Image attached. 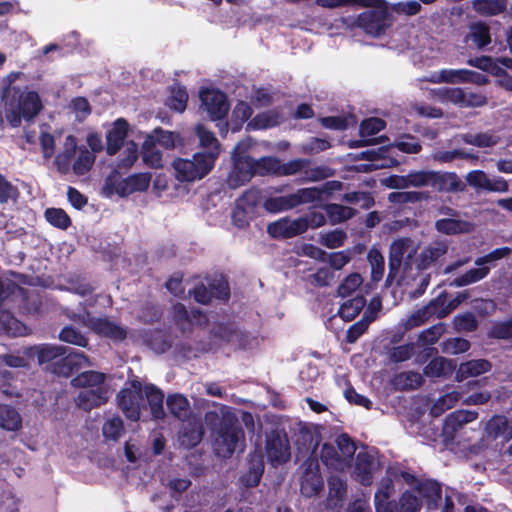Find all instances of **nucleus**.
I'll return each instance as SVG.
<instances>
[{
    "label": "nucleus",
    "mask_w": 512,
    "mask_h": 512,
    "mask_svg": "<svg viewBox=\"0 0 512 512\" xmlns=\"http://www.w3.org/2000/svg\"><path fill=\"white\" fill-rule=\"evenodd\" d=\"M213 450L219 457L226 458L245 448V435L238 419L227 408L222 409V420L212 431Z\"/></svg>",
    "instance_id": "obj_1"
},
{
    "label": "nucleus",
    "mask_w": 512,
    "mask_h": 512,
    "mask_svg": "<svg viewBox=\"0 0 512 512\" xmlns=\"http://www.w3.org/2000/svg\"><path fill=\"white\" fill-rule=\"evenodd\" d=\"M419 242L411 238H398L390 246L389 277L400 280L416 279V263Z\"/></svg>",
    "instance_id": "obj_2"
},
{
    "label": "nucleus",
    "mask_w": 512,
    "mask_h": 512,
    "mask_svg": "<svg viewBox=\"0 0 512 512\" xmlns=\"http://www.w3.org/2000/svg\"><path fill=\"white\" fill-rule=\"evenodd\" d=\"M425 499L427 509L432 511L444 503L442 489L438 482L433 480L416 481L412 490L403 493L400 498V512H419Z\"/></svg>",
    "instance_id": "obj_3"
},
{
    "label": "nucleus",
    "mask_w": 512,
    "mask_h": 512,
    "mask_svg": "<svg viewBox=\"0 0 512 512\" xmlns=\"http://www.w3.org/2000/svg\"><path fill=\"white\" fill-rule=\"evenodd\" d=\"M217 152L194 153L191 159L177 158L172 167L177 180L193 182L208 175L215 166Z\"/></svg>",
    "instance_id": "obj_4"
},
{
    "label": "nucleus",
    "mask_w": 512,
    "mask_h": 512,
    "mask_svg": "<svg viewBox=\"0 0 512 512\" xmlns=\"http://www.w3.org/2000/svg\"><path fill=\"white\" fill-rule=\"evenodd\" d=\"M150 181V173H136L122 178L117 172H113L106 178L102 193L108 198L114 195L127 197L136 192L146 191Z\"/></svg>",
    "instance_id": "obj_5"
},
{
    "label": "nucleus",
    "mask_w": 512,
    "mask_h": 512,
    "mask_svg": "<svg viewBox=\"0 0 512 512\" xmlns=\"http://www.w3.org/2000/svg\"><path fill=\"white\" fill-rule=\"evenodd\" d=\"M355 451V444L346 434H343L336 439V445L323 444L320 459L328 468L344 471L350 466Z\"/></svg>",
    "instance_id": "obj_6"
},
{
    "label": "nucleus",
    "mask_w": 512,
    "mask_h": 512,
    "mask_svg": "<svg viewBox=\"0 0 512 512\" xmlns=\"http://www.w3.org/2000/svg\"><path fill=\"white\" fill-rule=\"evenodd\" d=\"M42 109V101L37 92L25 89L15 101H11L7 111V120L13 127H18L22 119H34Z\"/></svg>",
    "instance_id": "obj_7"
},
{
    "label": "nucleus",
    "mask_w": 512,
    "mask_h": 512,
    "mask_svg": "<svg viewBox=\"0 0 512 512\" xmlns=\"http://www.w3.org/2000/svg\"><path fill=\"white\" fill-rule=\"evenodd\" d=\"M249 147L250 141L245 140L232 152L233 167L227 178V184L232 189L246 184L256 174L254 159L244 154Z\"/></svg>",
    "instance_id": "obj_8"
},
{
    "label": "nucleus",
    "mask_w": 512,
    "mask_h": 512,
    "mask_svg": "<svg viewBox=\"0 0 512 512\" xmlns=\"http://www.w3.org/2000/svg\"><path fill=\"white\" fill-rule=\"evenodd\" d=\"M319 200H321V190L318 187H308L288 195L268 198L264 207L269 212L278 213Z\"/></svg>",
    "instance_id": "obj_9"
},
{
    "label": "nucleus",
    "mask_w": 512,
    "mask_h": 512,
    "mask_svg": "<svg viewBox=\"0 0 512 512\" xmlns=\"http://www.w3.org/2000/svg\"><path fill=\"white\" fill-rule=\"evenodd\" d=\"M348 29L360 28L371 36H380L388 27L387 15L380 10H367L355 16L349 15L340 19Z\"/></svg>",
    "instance_id": "obj_10"
},
{
    "label": "nucleus",
    "mask_w": 512,
    "mask_h": 512,
    "mask_svg": "<svg viewBox=\"0 0 512 512\" xmlns=\"http://www.w3.org/2000/svg\"><path fill=\"white\" fill-rule=\"evenodd\" d=\"M394 148H397L403 153L414 154L421 150V144L415 137L411 135H404L397 138L394 143L388 147L371 149L365 152V154L369 156L371 161L376 162L373 164L375 168L388 167L398 163L395 159L388 155Z\"/></svg>",
    "instance_id": "obj_11"
},
{
    "label": "nucleus",
    "mask_w": 512,
    "mask_h": 512,
    "mask_svg": "<svg viewBox=\"0 0 512 512\" xmlns=\"http://www.w3.org/2000/svg\"><path fill=\"white\" fill-rule=\"evenodd\" d=\"M510 253V249L507 247L496 249L489 254L479 257L475 260V265L477 267L468 270L466 273L456 277L451 285L455 287H463L468 286L473 283L479 282L490 272L491 265L493 263Z\"/></svg>",
    "instance_id": "obj_12"
},
{
    "label": "nucleus",
    "mask_w": 512,
    "mask_h": 512,
    "mask_svg": "<svg viewBox=\"0 0 512 512\" xmlns=\"http://www.w3.org/2000/svg\"><path fill=\"white\" fill-rule=\"evenodd\" d=\"M302 175L305 182H315L323 180L332 175V171L326 166L311 167V161L308 159H293L286 163L281 162L279 176Z\"/></svg>",
    "instance_id": "obj_13"
},
{
    "label": "nucleus",
    "mask_w": 512,
    "mask_h": 512,
    "mask_svg": "<svg viewBox=\"0 0 512 512\" xmlns=\"http://www.w3.org/2000/svg\"><path fill=\"white\" fill-rule=\"evenodd\" d=\"M447 251V242L438 240L431 242L421 251V253H418V258L415 260L416 278L420 277L421 288L425 289L429 283V275L423 274L422 271L432 266L438 259L444 256Z\"/></svg>",
    "instance_id": "obj_14"
},
{
    "label": "nucleus",
    "mask_w": 512,
    "mask_h": 512,
    "mask_svg": "<svg viewBox=\"0 0 512 512\" xmlns=\"http://www.w3.org/2000/svg\"><path fill=\"white\" fill-rule=\"evenodd\" d=\"M439 213L444 217L435 222V229L442 234H468L474 231L475 225L460 217V213L450 207H442Z\"/></svg>",
    "instance_id": "obj_15"
},
{
    "label": "nucleus",
    "mask_w": 512,
    "mask_h": 512,
    "mask_svg": "<svg viewBox=\"0 0 512 512\" xmlns=\"http://www.w3.org/2000/svg\"><path fill=\"white\" fill-rule=\"evenodd\" d=\"M444 304L445 299L438 297L429 304L415 310L406 319L405 328L412 329L420 326L432 317L439 319L446 317L455 308V305L445 307Z\"/></svg>",
    "instance_id": "obj_16"
},
{
    "label": "nucleus",
    "mask_w": 512,
    "mask_h": 512,
    "mask_svg": "<svg viewBox=\"0 0 512 512\" xmlns=\"http://www.w3.org/2000/svg\"><path fill=\"white\" fill-rule=\"evenodd\" d=\"M324 428L313 424H299L295 433V443L303 456L316 458V449L322 440Z\"/></svg>",
    "instance_id": "obj_17"
},
{
    "label": "nucleus",
    "mask_w": 512,
    "mask_h": 512,
    "mask_svg": "<svg viewBox=\"0 0 512 512\" xmlns=\"http://www.w3.org/2000/svg\"><path fill=\"white\" fill-rule=\"evenodd\" d=\"M142 402V384L139 381H133L131 388L123 389L118 394L119 408L132 421H137L140 418Z\"/></svg>",
    "instance_id": "obj_18"
},
{
    "label": "nucleus",
    "mask_w": 512,
    "mask_h": 512,
    "mask_svg": "<svg viewBox=\"0 0 512 512\" xmlns=\"http://www.w3.org/2000/svg\"><path fill=\"white\" fill-rule=\"evenodd\" d=\"M301 493L305 497L317 495L323 488V479L317 458H308L301 466Z\"/></svg>",
    "instance_id": "obj_19"
},
{
    "label": "nucleus",
    "mask_w": 512,
    "mask_h": 512,
    "mask_svg": "<svg viewBox=\"0 0 512 512\" xmlns=\"http://www.w3.org/2000/svg\"><path fill=\"white\" fill-rule=\"evenodd\" d=\"M202 107L214 121L222 120L229 109L225 94L213 89L200 92Z\"/></svg>",
    "instance_id": "obj_20"
},
{
    "label": "nucleus",
    "mask_w": 512,
    "mask_h": 512,
    "mask_svg": "<svg viewBox=\"0 0 512 512\" xmlns=\"http://www.w3.org/2000/svg\"><path fill=\"white\" fill-rule=\"evenodd\" d=\"M266 453L274 466L287 462L290 458L288 438L279 434L269 436L266 443Z\"/></svg>",
    "instance_id": "obj_21"
},
{
    "label": "nucleus",
    "mask_w": 512,
    "mask_h": 512,
    "mask_svg": "<svg viewBox=\"0 0 512 512\" xmlns=\"http://www.w3.org/2000/svg\"><path fill=\"white\" fill-rule=\"evenodd\" d=\"M268 233L275 238H290L305 232V224L302 219L281 218L267 227Z\"/></svg>",
    "instance_id": "obj_22"
},
{
    "label": "nucleus",
    "mask_w": 512,
    "mask_h": 512,
    "mask_svg": "<svg viewBox=\"0 0 512 512\" xmlns=\"http://www.w3.org/2000/svg\"><path fill=\"white\" fill-rule=\"evenodd\" d=\"M214 333L221 339L243 349L252 348L256 342L255 338H252L246 332L239 330L233 323L220 324L215 329Z\"/></svg>",
    "instance_id": "obj_23"
},
{
    "label": "nucleus",
    "mask_w": 512,
    "mask_h": 512,
    "mask_svg": "<svg viewBox=\"0 0 512 512\" xmlns=\"http://www.w3.org/2000/svg\"><path fill=\"white\" fill-rule=\"evenodd\" d=\"M85 325L95 333L116 341L126 337V330L107 318H94L88 315Z\"/></svg>",
    "instance_id": "obj_24"
},
{
    "label": "nucleus",
    "mask_w": 512,
    "mask_h": 512,
    "mask_svg": "<svg viewBox=\"0 0 512 512\" xmlns=\"http://www.w3.org/2000/svg\"><path fill=\"white\" fill-rule=\"evenodd\" d=\"M378 466L375 456L367 451L359 452L356 457L354 477L363 485H370L373 479V472Z\"/></svg>",
    "instance_id": "obj_25"
},
{
    "label": "nucleus",
    "mask_w": 512,
    "mask_h": 512,
    "mask_svg": "<svg viewBox=\"0 0 512 512\" xmlns=\"http://www.w3.org/2000/svg\"><path fill=\"white\" fill-rule=\"evenodd\" d=\"M464 43L470 48L483 49L491 43L490 28L481 21L472 22L466 35Z\"/></svg>",
    "instance_id": "obj_26"
},
{
    "label": "nucleus",
    "mask_w": 512,
    "mask_h": 512,
    "mask_svg": "<svg viewBox=\"0 0 512 512\" xmlns=\"http://www.w3.org/2000/svg\"><path fill=\"white\" fill-rule=\"evenodd\" d=\"M477 416L478 413L471 410H458L449 414L444 422L443 434L447 438L453 439L463 425L476 420Z\"/></svg>",
    "instance_id": "obj_27"
},
{
    "label": "nucleus",
    "mask_w": 512,
    "mask_h": 512,
    "mask_svg": "<svg viewBox=\"0 0 512 512\" xmlns=\"http://www.w3.org/2000/svg\"><path fill=\"white\" fill-rule=\"evenodd\" d=\"M108 398L109 390L107 387L89 388L79 392L76 403L80 408L89 411L105 404Z\"/></svg>",
    "instance_id": "obj_28"
},
{
    "label": "nucleus",
    "mask_w": 512,
    "mask_h": 512,
    "mask_svg": "<svg viewBox=\"0 0 512 512\" xmlns=\"http://www.w3.org/2000/svg\"><path fill=\"white\" fill-rule=\"evenodd\" d=\"M431 187L439 192H463L466 186L454 172L433 171Z\"/></svg>",
    "instance_id": "obj_29"
},
{
    "label": "nucleus",
    "mask_w": 512,
    "mask_h": 512,
    "mask_svg": "<svg viewBox=\"0 0 512 512\" xmlns=\"http://www.w3.org/2000/svg\"><path fill=\"white\" fill-rule=\"evenodd\" d=\"M92 366L89 358L83 352L71 351L57 364L58 374L69 376L72 372Z\"/></svg>",
    "instance_id": "obj_30"
},
{
    "label": "nucleus",
    "mask_w": 512,
    "mask_h": 512,
    "mask_svg": "<svg viewBox=\"0 0 512 512\" xmlns=\"http://www.w3.org/2000/svg\"><path fill=\"white\" fill-rule=\"evenodd\" d=\"M129 125L123 118L117 119L111 129L108 130L107 140V153L114 155L121 148L124 140L128 134Z\"/></svg>",
    "instance_id": "obj_31"
},
{
    "label": "nucleus",
    "mask_w": 512,
    "mask_h": 512,
    "mask_svg": "<svg viewBox=\"0 0 512 512\" xmlns=\"http://www.w3.org/2000/svg\"><path fill=\"white\" fill-rule=\"evenodd\" d=\"M172 313L182 330H186L192 325H202L207 320L200 310H192L189 313L185 306L179 303L173 306Z\"/></svg>",
    "instance_id": "obj_32"
},
{
    "label": "nucleus",
    "mask_w": 512,
    "mask_h": 512,
    "mask_svg": "<svg viewBox=\"0 0 512 512\" xmlns=\"http://www.w3.org/2000/svg\"><path fill=\"white\" fill-rule=\"evenodd\" d=\"M492 365L485 359H475L464 363H461L456 370L455 379L458 382H462L470 377H477L490 371Z\"/></svg>",
    "instance_id": "obj_33"
},
{
    "label": "nucleus",
    "mask_w": 512,
    "mask_h": 512,
    "mask_svg": "<svg viewBox=\"0 0 512 512\" xmlns=\"http://www.w3.org/2000/svg\"><path fill=\"white\" fill-rule=\"evenodd\" d=\"M455 367L453 360L436 357L425 366L424 374L429 378H447L454 372Z\"/></svg>",
    "instance_id": "obj_34"
},
{
    "label": "nucleus",
    "mask_w": 512,
    "mask_h": 512,
    "mask_svg": "<svg viewBox=\"0 0 512 512\" xmlns=\"http://www.w3.org/2000/svg\"><path fill=\"white\" fill-rule=\"evenodd\" d=\"M25 353L29 357L36 356L40 364L50 362L55 358L66 353V349L63 346H56L50 344H42L33 347H29L25 350Z\"/></svg>",
    "instance_id": "obj_35"
},
{
    "label": "nucleus",
    "mask_w": 512,
    "mask_h": 512,
    "mask_svg": "<svg viewBox=\"0 0 512 512\" xmlns=\"http://www.w3.org/2000/svg\"><path fill=\"white\" fill-rule=\"evenodd\" d=\"M77 150L76 138L69 135L65 138L63 150L56 156L55 164L61 173H67L70 170L72 159Z\"/></svg>",
    "instance_id": "obj_36"
},
{
    "label": "nucleus",
    "mask_w": 512,
    "mask_h": 512,
    "mask_svg": "<svg viewBox=\"0 0 512 512\" xmlns=\"http://www.w3.org/2000/svg\"><path fill=\"white\" fill-rule=\"evenodd\" d=\"M466 75H469L467 69H443L441 71L431 73L424 80L431 83H466Z\"/></svg>",
    "instance_id": "obj_37"
},
{
    "label": "nucleus",
    "mask_w": 512,
    "mask_h": 512,
    "mask_svg": "<svg viewBox=\"0 0 512 512\" xmlns=\"http://www.w3.org/2000/svg\"><path fill=\"white\" fill-rule=\"evenodd\" d=\"M105 378L106 376L104 373L97 371H85L73 378L71 380V384L73 387L82 388V390L106 387L104 384Z\"/></svg>",
    "instance_id": "obj_38"
},
{
    "label": "nucleus",
    "mask_w": 512,
    "mask_h": 512,
    "mask_svg": "<svg viewBox=\"0 0 512 512\" xmlns=\"http://www.w3.org/2000/svg\"><path fill=\"white\" fill-rule=\"evenodd\" d=\"M145 396L154 418L160 419L164 416L163 400L164 394L154 385L142 386V396Z\"/></svg>",
    "instance_id": "obj_39"
},
{
    "label": "nucleus",
    "mask_w": 512,
    "mask_h": 512,
    "mask_svg": "<svg viewBox=\"0 0 512 512\" xmlns=\"http://www.w3.org/2000/svg\"><path fill=\"white\" fill-rule=\"evenodd\" d=\"M142 158L144 163L151 168L158 169L163 167L162 153L153 138L148 136L142 146Z\"/></svg>",
    "instance_id": "obj_40"
},
{
    "label": "nucleus",
    "mask_w": 512,
    "mask_h": 512,
    "mask_svg": "<svg viewBox=\"0 0 512 512\" xmlns=\"http://www.w3.org/2000/svg\"><path fill=\"white\" fill-rule=\"evenodd\" d=\"M0 330L15 337L29 333L28 328L7 311L0 312Z\"/></svg>",
    "instance_id": "obj_41"
},
{
    "label": "nucleus",
    "mask_w": 512,
    "mask_h": 512,
    "mask_svg": "<svg viewBox=\"0 0 512 512\" xmlns=\"http://www.w3.org/2000/svg\"><path fill=\"white\" fill-rule=\"evenodd\" d=\"M464 143L477 146L480 148H488L497 145L500 142V137L494 133H466L461 135Z\"/></svg>",
    "instance_id": "obj_42"
},
{
    "label": "nucleus",
    "mask_w": 512,
    "mask_h": 512,
    "mask_svg": "<svg viewBox=\"0 0 512 512\" xmlns=\"http://www.w3.org/2000/svg\"><path fill=\"white\" fill-rule=\"evenodd\" d=\"M203 428L199 421H189L187 426L183 427L180 435L181 444L190 448L196 446L202 439Z\"/></svg>",
    "instance_id": "obj_43"
},
{
    "label": "nucleus",
    "mask_w": 512,
    "mask_h": 512,
    "mask_svg": "<svg viewBox=\"0 0 512 512\" xmlns=\"http://www.w3.org/2000/svg\"><path fill=\"white\" fill-rule=\"evenodd\" d=\"M195 134L199 138L200 146L207 149L204 153L217 152V157L219 156L220 144L211 131L206 129L204 125L198 124L195 127Z\"/></svg>",
    "instance_id": "obj_44"
},
{
    "label": "nucleus",
    "mask_w": 512,
    "mask_h": 512,
    "mask_svg": "<svg viewBox=\"0 0 512 512\" xmlns=\"http://www.w3.org/2000/svg\"><path fill=\"white\" fill-rule=\"evenodd\" d=\"M149 138H153L155 143L166 149V150H172L175 147L182 145V139L179 136V134L166 131L162 129L155 130L152 135L148 136Z\"/></svg>",
    "instance_id": "obj_45"
},
{
    "label": "nucleus",
    "mask_w": 512,
    "mask_h": 512,
    "mask_svg": "<svg viewBox=\"0 0 512 512\" xmlns=\"http://www.w3.org/2000/svg\"><path fill=\"white\" fill-rule=\"evenodd\" d=\"M20 425L19 413L8 405H0V426L8 431H15Z\"/></svg>",
    "instance_id": "obj_46"
},
{
    "label": "nucleus",
    "mask_w": 512,
    "mask_h": 512,
    "mask_svg": "<svg viewBox=\"0 0 512 512\" xmlns=\"http://www.w3.org/2000/svg\"><path fill=\"white\" fill-rule=\"evenodd\" d=\"M324 209L332 224L344 222L355 215L354 209L340 204H327Z\"/></svg>",
    "instance_id": "obj_47"
},
{
    "label": "nucleus",
    "mask_w": 512,
    "mask_h": 512,
    "mask_svg": "<svg viewBox=\"0 0 512 512\" xmlns=\"http://www.w3.org/2000/svg\"><path fill=\"white\" fill-rule=\"evenodd\" d=\"M462 399L460 391H451L439 397L431 408V413L435 416L440 415L444 411L454 407Z\"/></svg>",
    "instance_id": "obj_48"
},
{
    "label": "nucleus",
    "mask_w": 512,
    "mask_h": 512,
    "mask_svg": "<svg viewBox=\"0 0 512 512\" xmlns=\"http://www.w3.org/2000/svg\"><path fill=\"white\" fill-rule=\"evenodd\" d=\"M365 304V299L359 296L348 300L340 306L339 316L345 321H351L361 312Z\"/></svg>",
    "instance_id": "obj_49"
},
{
    "label": "nucleus",
    "mask_w": 512,
    "mask_h": 512,
    "mask_svg": "<svg viewBox=\"0 0 512 512\" xmlns=\"http://www.w3.org/2000/svg\"><path fill=\"white\" fill-rule=\"evenodd\" d=\"M255 173L264 175H280L281 161L276 157H262L254 160Z\"/></svg>",
    "instance_id": "obj_50"
},
{
    "label": "nucleus",
    "mask_w": 512,
    "mask_h": 512,
    "mask_svg": "<svg viewBox=\"0 0 512 512\" xmlns=\"http://www.w3.org/2000/svg\"><path fill=\"white\" fill-rule=\"evenodd\" d=\"M473 9L483 15H497L506 9L505 0H474Z\"/></svg>",
    "instance_id": "obj_51"
},
{
    "label": "nucleus",
    "mask_w": 512,
    "mask_h": 512,
    "mask_svg": "<svg viewBox=\"0 0 512 512\" xmlns=\"http://www.w3.org/2000/svg\"><path fill=\"white\" fill-rule=\"evenodd\" d=\"M167 406L170 412L179 419L187 417L190 411L188 400L179 394L169 396Z\"/></svg>",
    "instance_id": "obj_52"
},
{
    "label": "nucleus",
    "mask_w": 512,
    "mask_h": 512,
    "mask_svg": "<svg viewBox=\"0 0 512 512\" xmlns=\"http://www.w3.org/2000/svg\"><path fill=\"white\" fill-rule=\"evenodd\" d=\"M252 115V109L246 102H239L233 109L231 116V129L233 132L239 131L242 124L250 118Z\"/></svg>",
    "instance_id": "obj_53"
},
{
    "label": "nucleus",
    "mask_w": 512,
    "mask_h": 512,
    "mask_svg": "<svg viewBox=\"0 0 512 512\" xmlns=\"http://www.w3.org/2000/svg\"><path fill=\"white\" fill-rule=\"evenodd\" d=\"M279 122L280 116L273 111H268L258 114L255 118H253L247 124V128L250 130L266 129L277 125Z\"/></svg>",
    "instance_id": "obj_54"
},
{
    "label": "nucleus",
    "mask_w": 512,
    "mask_h": 512,
    "mask_svg": "<svg viewBox=\"0 0 512 512\" xmlns=\"http://www.w3.org/2000/svg\"><path fill=\"white\" fill-rule=\"evenodd\" d=\"M438 100L446 103H453L461 106L464 99V90L459 87H444L440 88L435 93Z\"/></svg>",
    "instance_id": "obj_55"
},
{
    "label": "nucleus",
    "mask_w": 512,
    "mask_h": 512,
    "mask_svg": "<svg viewBox=\"0 0 512 512\" xmlns=\"http://www.w3.org/2000/svg\"><path fill=\"white\" fill-rule=\"evenodd\" d=\"M95 155L87 148H79V155L73 164V171L77 175H84L92 167Z\"/></svg>",
    "instance_id": "obj_56"
},
{
    "label": "nucleus",
    "mask_w": 512,
    "mask_h": 512,
    "mask_svg": "<svg viewBox=\"0 0 512 512\" xmlns=\"http://www.w3.org/2000/svg\"><path fill=\"white\" fill-rule=\"evenodd\" d=\"M124 431L123 421L118 416L108 418L102 428L103 435L108 440H118Z\"/></svg>",
    "instance_id": "obj_57"
},
{
    "label": "nucleus",
    "mask_w": 512,
    "mask_h": 512,
    "mask_svg": "<svg viewBox=\"0 0 512 512\" xmlns=\"http://www.w3.org/2000/svg\"><path fill=\"white\" fill-rule=\"evenodd\" d=\"M45 218L51 225L62 230L67 229L71 224L70 217L60 208H48L45 211Z\"/></svg>",
    "instance_id": "obj_58"
},
{
    "label": "nucleus",
    "mask_w": 512,
    "mask_h": 512,
    "mask_svg": "<svg viewBox=\"0 0 512 512\" xmlns=\"http://www.w3.org/2000/svg\"><path fill=\"white\" fill-rule=\"evenodd\" d=\"M188 94L183 87L175 86L171 89V94L166 104L177 112H183L186 108Z\"/></svg>",
    "instance_id": "obj_59"
},
{
    "label": "nucleus",
    "mask_w": 512,
    "mask_h": 512,
    "mask_svg": "<svg viewBox=\"0 0 512 512\" xmlns=\"http://www.w3.org/2000/svg\"><path fill=\"white\" fill-rule=\"evenodd\" d=\"M19 196V190L4 175L0 174V204L16 202Z\"/></svg>",
    "instance_id": "obj_60"
},
{
    "label": "nucleus",
    "mask_w": 512,
    "mask_h": 512,
    "mask_svg": "<svg viewBox=\"0 0 512 512\" xmlns=\"http://www.w3.org/2000/svg\"><path fill=\"white\" fill-rule=\"evenodd\" d=\"M368 261L371 266V275L373 280L379 281L384 273V257L381 254V252L376 249L372 248L368 252Z\"/></svg>",
    "instance_id": "obj_61"
},
{
    "label": "nucleus",
    "mask_w": 512,
    "mask_h": 512,
    "mask_svg": "<svg viewBox=\"0 0 512 512\" xmlns=\"http://www.w3.org/2000/svg\"><path fill=\"white\" fill-rule=\"evenodd\" d=\"M415 346V343H407L391 348L388 352L390 361L399 363L409 360L415 353Z\"/></svg>",
    "instance_id": "obj_62"
},
{
    "label": "nucleus",
    "mask_w": 512,
    "mask_h": 512,
    "mask_svg": "<svg viewBox=\"0 0 512 512\" xmlns=\"http://www.w3.org/2000/svg\"><path fill=\"white\" fill-rule=\"evenodd\" d=\"M347 235L342 230H333L327 233L320 234V243L329 249H335L343 246Z\"/></svg>",
    "instance_id": "obj_63"
},
{
    "label": "nucleus",
    "mask_w": 512,
    "mask_h": 512,
    "mask_svg": "<svg viewBox=\"0 0 512 512\" xmlns=\"http://www.w3.org/2000/svg\"><path fill=\"white\" fill-rule=\"evenodd\" d=\"M59 338L63 342L81 347H86L88 343L87 338L81 332L71 326L64 327L59 334Z\"/></svg>",
    "instance_id": "obj_64"
}]
</instances>
